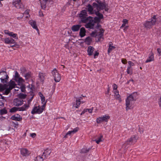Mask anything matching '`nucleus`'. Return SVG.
Instances as JSON below:
<instances>
[{"label":"nucleus","mask_w":161,"mask_h":161,"mask_svg":"<svg viewBox=\"0 0 161 161\" xmlns=\"http://www.w3.org/2000/svg\"><path fill=\"white\" fill-rule=\"evenodd\" d=\"M14 80L15 82L16 81L18 83V84H17V87L16 88L20 89L21 91H25V86L24 84L25 80L20 77V75L17 71H15Z\"/></svg>","instance_id":"nucleus-1"},{"label":"nucleus","mask_w":161,"mask_h":161,"mask_svg":"<svg viewBox=\"0 0 161 161\" xmlns=\"http://www.w3.org/2000/svg\"><path fill=\"white\" fill-rule=\"evenodd\" d=\"M138 95L137 92H134L127 97L125 101V109L126 111L133 108V103L136 101Z\"/></svg>","instance_id":"nucleus-2"},{"label":"nucleus","mask_w":161,"mask_h":161,"mask_svg":"<svg viewBox=\"0 0 161 161\" xmlns=\"http://www.w3.org/2000/svg\"><path fill=\"white\" fill-rule=\"evenodd\" d=\"M17 85L14 80H11L6 83H0V91H11L17 87Z\"/></svg>","instance_id":"nucleus-3"},{"label":"nucleus","mask_w":161,"mask_h":161,"mask_svg":"<svg viewBox=\"0 0 161 161\" xmlns=\"http://www.w3.org/2000/svg\"><path fill=\"white\" fill-rule=\"evenodd\" d=\"M31 101L28 100L27 103L24 104L22 106L20 107H14L10 110L11 112H15L17 111H25L29 107Z\"/></svg>","instance_id":"nucleus-4"},{"label":"nucleus","mask_w":161,"mask_h":161,"mask_svg":"<svg viewBox=\"0 0 161 161\" xmlns=\"http://www.w3.org/2000/svg\"><path fill=\"white\" fill-rule=\"evenodd\" d=\"M138 139V137L137 135H133L125 142L123 146L125 147L128 145L134 144L137 142Z\"/></svg>","instance_id":"nucleus-5"},{"label":"nucleus","mask_w":161,"mask_h":161,"mask_svg":"<svg viewBox=\"0 0 161 161\" xmlns=\"http://www.w3.org/2000/svg\"><path fill=\"white\" fill-rule=\"evenodd\" d=\"M87 16L86 10L84 9L80 11L79 16L82 22L83 23H87V20L91 18V16L87 17Z\"/></svg>","instance_id":"nucleus-6"},{"label":"nucleus","mask_w":161,"mask_h":161,"mask_svg":"<svg viewBox=\"0 0 161 161\" xmlns=\"http://www.w3.org/2000/svg\"><path fill=\"white\" fill-rule=\"evenodd\" d=\"M156 22V16L154 15L152 18L151 20L149 21H146L144 24V25L146 28H151L152 26L155 24Z\"/></svg>","instance_id":"nucleus-7"},{"label":"nucleus","mask_w":161,"mask_h":161,"mask_svg":"<svg viewBox=\"0 0 161 161\" xmlns=\"http://www.w3.org/2000/svg\"><path fill=\"white\" fill-rule=\"evenodd\" d=\"M93 5L94 8H96L97 10H99L104 9L105 11H107L108 10V8H107L108 6L105 3H100L99 4V6H98L96 3L94 2L93 3Z\"/></svg>","instance_id":"nucleus-8"},{"label":"nucleus","mask_w":161,"mask_h":161,"mask_svg":"<svg viewBox=\"0 0 161 161\" xmlns=\"http://www.w3.org/2000/svg\"><path fill=\"white\" fill-rule=\"evenodd\" d=\"M45 107L44 106H35L32 109L31 113L32 114H40L43 111Z\"/></svg>","instance_id":"nucleus-9"},{"label":"nucleus","mask_w":161,"mask_h":161,"mask_svg":"<svg viewBox=\"0 0 161 161\" xmlns=\"http://www.w3.org/2000/svg\"><path fill=\"white\" fill-rule=\"evenodd\" d=\"M87 22L88 23L85 25L86 28L92 29L96 28L95 21H94L92 17H91V18L87 20Z\"/></svg>","instance_id":"nucleus-10"},{"label":"nucleus","mask_w":161,"mask_h":161,"mask_svg":"<svg viewBox=\"0 0 161 161\" xmlns=\"http://www.w3.org/2000/svg\"><path fill=\"white\" fill-rule=\"evenodd\" d=\"M52 74L54 80L56 82H58L60 81L61 79V76L56 69H54L52 71Z\"/></svg>","instance_id":"nucleus-11"},{"label":"nucleus","mask_w":161,"mask_h":161,"mask_svg":"<svg viewBox=\"0 0 161 161\" xmlns=\"http://www.w3.org/2000/svg\"><path fill=\"white\" fill-rule=\"evenodd\" d=\"M3 73L2 76L0 78L1 82L3 83H7L9 79V76L7 75L6 71H3L0 72V74L2 75Z\"/></svg>","instance_id":"nucleus-12"},{"label":"nucleus","mask_w":161,"mask_h":161,"mask_svg":"<svg viewBox=\"0 0 161 161\" xmlns=\"http://www.w3.org/2000/svg\"><path fill=\"white\" fill-rule=\"evenodd\" d=\"M20 154L23 157H27L31 153L30 151L25 148H21L20 149Z\"/></svg>","instance_id":"nucleus-13"},{"label":"nucleus","mask_w":161,"mask_h":161,"mask_svg":"<svg viewBox=\"0 0 161 161\" xmlns=\"http://www.w3.org/2000/svg\"><path fill=\"white\" fill-rule=\"evenodd\" d=\"M110 118L108 115H104L103 117H99L96 119V122L98 124H100L102 122H107Z\"/></svg>","instance_id":"nucleus-14"},{"label":"nucleus","mask_w":161,"mask_h":161,"mask_svg":"<svg viewBox=\"0 0 161 161\" xmlns=\"http://www.w3.org/2000/svg\"><path fill=\"white\" fill-rule=\"evenodd\" d=\"M99 30L98 31H96V36L98 38V41L103 40V34L104 33V30L102 28H99Z\"/></svg>","instance_id":"nucleus-15"},{"label":"nucleus","mask_w":161,"mask_h":161,"mask_svg":"<svg viewBox=\"0 0 161 161\" xmlns=\"http://www.w3.org/2000/svg\"><path fill=\"white\" fill-rule=\"evenodd\" d=\"M92 5V6L90 4H89L86 7V11L88 12V14H94L97 10L96 8H94L93 5Z\"/></svg>","instance_id":"nucleus-16"},{"label":"nucleus","mask_w":161,"mask_h":161,"mask_svg":"<svg viewBox=\"0 0 161 161\" xmlns=\"http://www.w3.org/2000/svg\"><path fill=\"white\" fill-rule=\"evenodd\" d=\"M23 102L24 101L23 100L18 97L15 98L14 100L13 104L15 106H19L23 104Z\"/></svg>","instance_id":"nucleus-17"},{"label":"nucleus","mask_w":161,"mask_h":161,"mask_svg":"<svg viewBox=\"0 0 161 161\" xmlns=\"http://www.w3.org/2000/svg\"><path fill=\"white\" fill-rule=\"evenodd\" d=\"M52 152V151L51 149L47 148L44 150L42 156H43L44 158L45 159L47 158L49 156Z\"/></svg>","instance_id":"nucleus-18"},{"label":"nucleus","mask_w":161,"mask_h":161,"mask_svg":"<svg viewBox=\"0 0 161 161\" xmlns=\"http://www.w3.org/2000/svg\"><path fill=\"white\" fill-rule=\"evenodd\" d=\"M94 21H95V24H96L97 23V25L95 26L96 28L98 29L101 28V25L99 24V23L100 22L101 19L97 17H95L94 18Z\"/></svg>","instance_id":"nucleus-19"},{"label":"nucleus","mask_w":161,"mask_h":161,"mask_svg":"<svg viewBox=\"0 0 161 161\" xmlns=\"http://www.w3.org/2000/svg\"><path fill=\"white\" fill-rule=\"evenodd\" d=\"M38 94L39 97H41L42 103V106H44V107H45L47 101H45V97L40 92H39Z\"/></svg>","instance_id":"nucleus-20"},{"label":"nucleus","mask_w":161,"mask_h":161,"mask_svg":"<svg viewBox=\"0 0 161 161\" xmlns=\"http://www.w3.org/2000/svg\"><path fill=\"white\" fill-rule=\"evenodd\" d=\"M13 4L17 8H22L23 5L21 3V0H18L13 3Z\"/></svg>","instance_id":"nucleus-21"},{"label":"nucleus","mask_w":161,"mask_h":161,"mask_svg":"<svg viewBox=\"0 0 161 161\" xmlns=\"http://www.w3.org/2000/svg\"><path fill=\"white\" fill-rule=\"evenodd\" d=\"M5 43L8 44H15V41L12 38H6L4 39Z\"/></svg>","instance_id":"nucleus-22"},{"label":"nucleus","mask_w":161,"mask_h":161,"mask_svg":"<svg viewBox=\"0 0 161 161\" xmlns=\"http://www.w3.org/2000/svg\"><path fill=\"white\" fill-rule=\"evenodd\" d=\"M82 99L81 97H80L78 99L76 100V103H74L73 105V108H78L81 103V100Z\"/></svg>","instance_id":"nucleus-23"},{"label":"nucleus","mask_w":161,"mask_h":161,"mask_svg":"<svg viewBox=\"0 0 161 161\" xmlns=\"http://www.w3.org/2000/svg\"><path fill=\"white\" fill-rule=\"evenodd\" d=\"M81 26V25H74L72 26L71 30L73 32L78 31Z\"/></svg>","instance_id":"nucleus-24"},{"label":"nucleus","mask_w":161,"mask_h":161,"mask_svg":"<svg viewBox=\"0 0 161 161\" xmlns=\"http://www.w3.org/2000/svg\"><path fill=\"white\" fill-rule=\"evenodd\" d=\"M154 60V54L152 51H151L149 55V56L146 60L145 62L148 63L153 61Z\"/></svg>","instance_id":"nucleus-25"},{"label":"nucleus","mask_w":161,"mask_h":161,"mask_svg":"<svg viewBox=\"0 0 161 161\" xmlns=\"http://www.w3.org/2000/svg\"><path fill=\"white\" fill-rule=\"evenodd\" d=\"M29 24L34 29L36 30L38 32H39V30L36 25V21L34 20H30L29 22Z\"/></svg>","instance_id":"nucleus-26"},{"label":"nucleus","mask_w":161,"mask_h":161,"mask_svg":"<svg viewBox=\"0 0 161 161\" xmlns=\"http://www.w3.org/2000/svg\"><path fill=\"white\" fill-rule=\"evenodd\" d=\"M114 96L115 98L119 100V102H121L122 101L120 98V96L119 94V91H114Z\"/></svg>","instance_id":"nucleus-27"},{"label":"nucleus","mask_w":161,"mask_h":161,"mask_svg":"<svg viewBox=\"0 0 161 161\" xmlns=\"http://www.w3.org/2000/svg\"><path fill=\"white\" fill-rule=\"evenodd\" d=\"M11 119L12 120L17 121H20L22 119V118L20 117V116L18 114L13 115L11 117Z\"/></svg>","instance_id":"nucleus-28"},{"label":"nucleus","mask_w":161,"mask_h":161,"mask_svg":"<svg viewBox=\"0 0 161 161\" xmlns=\"http://www.w3.org/2000/svg\"><path fill=\"white\" fill-rule=\"evenodd\" d=\"M46 76L45 74H44L42 73H40L39 74V79L38 80H40L41 82H43L44 80L45 79V77Z\"/></svg>","instance_id":"nucleus-29"},{"label":"nucleus","mask_w":161,"mask_h":161,"mask_svg":"<svg viewBox=\"0 0 161 161\" xmlns=\"http://www.w3.org/2000/svg\"><path fill=\"white\" fill-rule=\"evenodd\" d=\"M94 48L92 47L89 46L87 49V53L88 55L89 56L92 55L93 52L94 51Z\"/></svg>","instance_id":"nucleus-30"},{"label":"nucleus","mask_w":161,"mask_h":161,"mask_svg":"<svg viewBox=\"0 0 161 161\" xmlns=\"http://www.w3.org/2000/svg\"><path fill=\"white\" fill-rule=\"evenodd\" d=\"M86 30L84 28L82 27L80 29L79 35L81 37H84L86 35Z\"/></svg>","instance_id":"nucleus-31"},{"label":"nucleus","mask_w":161,"mask_h":161,"mask_svg":"<svg viewBox=\"0 0 161 161\" xmlns=\"http://www.w3.org/2000/svg\"><path fill=\"white\" fill-rule=\"evenodd\" d=\"M32 74L30 72H29L25 74L24 77L25 78V79L26 80L30 79L32 78Z\"/></svg>","instance_id":"nucleus-32"},{"label":"nucleus","mask_w":161,"mask_h":161,"mask_svg":"<svg viewBox=\"0 0 161 161\" xmlns=\"http://www.w3.org/2000/svg\"><path fill=\"white\" fill-rule=\"evenodd\" d=\"M31 80L33 82H34L32 80ZM27 87L29 88V90L30 89L31 91H34V90L35 89L34 83L33 82L31 84H29L27 86Z\"/></svg>","instance_id":"nucleus-33"},{"label":"nucleus","mask_w":161,"mask_h":161,"mask_svg":"<svg viewBox=\"0 0 161 161\" xmlns=\"http://www.w3.org/2000/svg\"><path fill=\"white\" fill-rule=\"evenodd\" d=\"M100 10H97L94 13L97 16H98V18H99L101 19H102L103 18V14H101L99 11Z\"/></svg>","instance_id":"nucleus-34"},{"label":"nucleus","mask_w":161,"mask_h":161,"mask_svg":"<svg viewBox=\"0 0 161 161\" xmlns=\"http://www.w3.org/2000/svg\"><path fill=\"white\" fill-rule=\"evenodd\" d=\"M17 96L18 98L23 100V99H24L26 97L27 95L25 93H22L18 94Z\"/></svg>","instance_id":"nucleus-35"},{"label":"nucleus","mask_w":161,"mask_h":161,"mask_svg":"<svg viewBox=\"0 0 161 161\" xmlns=\"http://www.w3.org/2000/svg\"><path fill=\"white\" fill-rule=\"evenodd\" d=\"M40 1L41 7L42 9H45L46 8V4L47 3V2L44 0H42V1L40 0Z\"/></svg>","instance_id":"nucleus-36"},{"label":"nucleus","mask_w":161,"mask_h":161,"mask_svg":"<svg viewBox=\"0 0 161 161\" xmlns=\"http://www.w3.org/2000/svg\"><path fill=\"white\" fill-rule=\"evenodd\" d=\"M45 159L44 157L42 156L38 155L34 159L35 161H43Z\"/></svg>","instance_id":"nucleus-37"},{"label":"nucleus","mask_w":161,"mask_h":161,"mask_svg":"<svg viewBox=\"0 0 161 161\" xmlns=\"http://www.w3.org/2000/svg\"><path fill=\"white\" fill-rule=\"evenodd\" d=\"M92 41V38L88 36L85 39V42H86L87 44L89 45Z\"/></svg>","instance_id":"nucleus-38"},{"label":"nucleus","mask_w":161,"mask_h":161,"mask_svg":"<svg viewBox=\"0 0 161 161\" xmlns=\"http://www.w3.org/2000/svg\"><path fill=\"white\" fill-rule=\"evenodd\" d=\"M103 136L102 135L100 136V137L97 139H96L94 140L95 142L98 144H99V143L103 141Z\"/></svg>","instance_id":"nucleus-39"},{"label":"nucleus","mask_w":161,"mask_h":161,"mask_svg":"<svg viewBox=\"0 0 161 161\" xmlns=\"http://www.w3.org/2000/svg\"><path fill=\"white\" fill-rule=\"evenodd\" d=\"M115 47L113 46H112L110 44H109L108 48V52L109 54L110 52L113 50L115 48Z\"/></svg>","instance_id":"nucleus-40"},{"label":"nucleus","mask_w":161,"mask_h":161,"mask_svg":"<svg viewBox=\"0 0 161 161\" xmlns=\"http://www.w3.org/2000/svg\"><path fill=\"white\" fill-rule=\"evenodd\" d=\"M9 36L12 37L13 38H14L15 39H16V40H17L18 39V37H17V34L14 33L13 32H10Z\"/></svg>","instance_id":"nucleus-41"},{"label":"nucleus","mask_w":161,"mask_h":161,"mask_svg":"<svg viewBox=\"0 0 161 161\" xmlns=\"http://www.w3.org/2000/svg\"><path fill=\"white\" fill-rule=\"evenodd\" d=\"M7 113V110L5 108H3L0 111V113L1 115L6 114Z\"/></svg>","instance_id":"nucleus-42"},{"label":"nucleus","mask_w":161,"mask_h":161,"mask_svg":"<svg viewBox=\"0 0 161 161\" xmlns=\"http://www.w3.org/2000/svg\"><path fill=\"white\" fill-rule=\"evenodd\" d=\"M90 150L89 148H82L81 150V152L82 153H86L89 152Z\"/></svg>","instance_id":"nucleus-43"},{"label":"nucleus","mask_w":161,"mask_h":161,"mask_svg":"<svg viewBox=\"0 0 161 161\" xmlns=\"http://www.w3.org/2000/svg\"><path fill=\"white\" fill-rule=\"evenodd\" d=\"M127 72L128 74L131 75L132 74V69H127Z\"/></svg>","instance_id":"nucleus-44"},{"label":"nucleus","mask_w":161,"mask_h":161,"mask_svg":"<svg viewBox=\"0 0 161 161\" xmlns=\"http://www.w3.org/2000/svg\"><path fill=\"white\" fill-rule=\"evenodd\" d=\"M96 30L94 32H92L91 34V36L92 37H96Z\"/></svg>","instance_id":"nucleus-45"},{"label":"nucleus","mask_w":161,"mask_h":161,"mask_svg":"<svg viewBox=\"0 0 161 161\" xmlns=\"http://www.w3.org/2000/svg\"><path fill=\"white\" fill-rule=\"evenodd\" d=\"M4 100L0 99V108L4 106Z\"/></svg>","instance_id":"nucleus-46"},{"label":"nucleus","mask_w":161,"mask_h":161,"mask_svg":"<svg viewBox=\"0 0 161 161\" xmlns=\"http://www.w3.org/2000/svg\"><path fill=\"white\" fill-rule=\"evenodd\" d=\"M79 130V128L78 127H76L74 128L72 131L73 134H74L77 132Z\"/></svg>","instance_id":"nucleus-47"},{"label":"nucleus","mask_w":161,"mask_h":161,"mask_svg":"<svg viewBox=\"0 0 161 161\" xmlns=\"http://www.w3.org/2000/svg\"><path fill=\"white\" fill-rule=\"evenodd\" d=\"M121 62L124 64H125L127 63V61L126 59L122 58Z\"/></svg>","instance_id":"nucleus-48"},{"label":"nucleus","mask_w":161,"mask_h":161,"mask_svg":"<svg viewBox=\"0 0 161 161\" xmlns=\"http://www.w3.org/2000/svg\"><path fill=\"white\" fill-rule=\"evenodd\" d=\"M11 32H10L8 30H4V32L5 34L8 35V36L9 35V34Z\"/></svg>","instance_id":"nucleus-49"},{"label":"nucleus","mask_w":161,"mask_h":161,"mask_svg":"<svg viewBox=\"0 0 161 161\" xmlns=\"http://www.w3.org/2000/svg\"><path fill=\"white\" fill-rule=\"evenodd\" d=\"M113 87L114 90H116L118 87L117 85H116L115 84H113Z\"/></svg>","instance_id":"nucleus-50"},{"label":"nucleus","mask_w":161,"mask_h":161,"mask_svg":"<svg viewBox=\"0 0 161 161\" xmlns=\"http://www.w3.org/2000/svg\"><path fill=\"white\" fill-rule=\"evenodd\" d=\"M128 63L130 66H132L135 65L134 63L131 61H129L128 62Z\"/></svg>","instance_id":"nucleus-51"},{"label":"nucleus","mask_w":161,"mask_h":161,"mask_svg":"<svg viewBox=\"0 0 161 161\" xmlns=\"http://www.w3.org/2000/svg\"><path fill=\"white\" fill-rule=\"evenodd\" d=\"M123 23L125 25L128 23V20L126 19H124L123 20Z\"/></svg>","instance_id":"nucleus-52"},{"label":"nucleus","mask_w":161,"mask_h":161,"mask_svg":"<svg viewBox=\"0 0 161 161\" xmlns=\"http://www.w3.org/2000/svg\"><path fill=\"white\" fill-rule=\"evenodd\" d=\"M86 109H87V111H88L89 113H92V112L93 108Z\"/></svg>","instance_id":"nucleus-53"},{"label":"nucleus","mask_w":161,"mask_h":161,"mask_svg":"<svg viewBox=\"0 0 161 161\" xmlns=\"http://www.w3.org/2000/svg\"><path fill=\"white\" fill-rule=\"evenodd\" d=\"M96 1L98 3H97V4L98 6H99V4L100 3H104L102 2L100 0H96Z\"/></svg>","instance_id":"nucleus-54"},{"label":"nucleus","mask_w":161,"mask_h":161,"mask_svg":"<svg viewBox=\"0 0 161 161\" xmlns=\"http://www.w3.org/2000/svg\"><path fill=\"white\" fill-rule=\"evenodd\" d=\"M144 130L142 128H139V131L141 134H142Z\"/></svg>","instance_id":"nucleus-55"},{"label":"nucleus","mask_w":161,"mask_h":161,"mask_svg":"<svg viewBox=\"0 0 161 161\" xmlns=\"http://www.w3.org/2000/svg\"><path fill=\"white\" fill-rule=\"evenodd\" d=\"M30 136L32 138H34L36 137V135L35 133H32L30 134Z\"/></svg>","instance_id":"nucleus-56"},{"label":"nucleus","mask_w":161,"mask_h":161,"mask_svg":"<svg viewBox=\"0 0 161 161\" xmlns=\"http://www.w3.org/2000/svg\"><path fill=\"white\" fill-rule=\"evenodd\" d=\"M99 55V53L97 52H96L95 54H94V58H96V56H98Z\"/></svg>","instance_id":"nucleus-57"},{"label":"nucleus","mask_w":161,"mask_h":161,"mask_svg":"<svg viewBox=\"0 0 161 161\" xmlns=\"http://www.w3.org/2000/svg\"><path fill=\"white\" fill-rule=\"evenodd\" d=\"M158 53L159 54V55H161V50L160 48H158L157 49Z\"/></svg>","instance_id":"nucleus-58"},{"label":"nucleus","mask_w":161,"mask_h":161,"mask_svg":"<svg viewBox=\"0 0 161 161\" xmlns=\"http://www.w3.org/2000/svg\"><path fill=\"white\" fill-rule=\"evenodd\" d=\"M87 112V109H85L81 113L80 115H82L83 114H84L85 113Z\"/></svg>","instance_id":"nucleus-59"},{"label":"nucleus","mask_w":161,"mask_h":161,"mask_svg":"<svg viewBox=\"0 0 161 161\" xmlns=\"http://www.w3.org/2000/svg\"><path fill=\"white\" fill-rule=\"evenodd\" d=\"M158 104L160 107H161V96L160 97L158 102Z\"/></svg>","instance_id":"nucleus-60"},{"label":"nucleus","mask_w":161,"mask_h":161,"mask_svg":"<svg viewBox=\"0 0 161 161\" xmlns=\"http://www.w3.org/2000/svg\"><path fill=\"white\" fill-rule=\"evenodd\" d=\"M66 134H67V135H70L71 134H73V132H72V131L71 130V131H69Z\"/></svg>","instance_id":"nucleus-61"},{"label":"nucleus","mask_w":161,"mask_h":161,"mask_svg":"<svg viewBox=\"0 0 161 161\" xmlns=\"http://www.w3.org/2000/svg\"><path fill=\"white\" fill-rule=\"evenodd\" d=\"M66 134H67V135H70L71 134H73V132H72V131L71 130V131H69Z\"/></svg>","instance_id":"nucleus-62"},{"label":"nucleus","mask_w":161,"mask_h":161,"mask_svg":"<svg viewBox=\"0 0 161 161\" xmlns=\"http://www.w3.org/2000/svg\"><path fill=\"white\" fill-rule=\"evenodd\" d=\"M21 70V71L22 72L24 73L25 71V69L24 68H22L20 69Z\"/></svg>","instance_id":"nucleus-63"},{"label":"nucleus","mask_w":161,"mask_h":161,"mask_svg":"<svg viewBox=\"0 0 161 161\" xmlns=\"http://www.w3.org/2000/svg\"><path fill=\"white\" fill-rule=\"evenodd\" d=\"M10 91H4L5 92V93H4V94L7 95L8 94H9V92Z\"/></svg>","instance_id":"nucleus-64"}]
</instances>
